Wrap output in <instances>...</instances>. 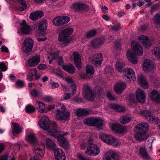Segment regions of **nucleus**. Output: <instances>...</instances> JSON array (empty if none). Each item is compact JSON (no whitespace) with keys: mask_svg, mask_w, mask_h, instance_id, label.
<instances>
[{"mask_svg":"<svg viewBox=\"0 0 160 160\" xmlns=\"http://www.w3.org/2000/svg\"><path fill=\"white\" fill-rule=\"evenodd\" d=\"M27 139L30 142L33 143V150L36 153L37 157H39L43 156L44 154V150L45 148V145L42 142H36L37 139L34 134L31 133L28 135Z\"/></svg>","mask_w":160,"mask_h":160,"instance_id":"obj_1","label":"nucleus"},{"mask_svg":"<svg viewBox=\"0 0 160 160\" xmlns=\"http://www.w3.org/2000/svg\"><path fill=\"white\" fill-rule=\"evenodd\" d=\"M149 129L148 125L146 123H139L136 125L134 128L135 138L140 141L146 139V133Z\"/></svg>","mask_w":160,"mask_h":160,"instance_id":"obj_2","label":"nucleus"},{"mask_svg":"<svg viewBox=\"0 0 160 160\" xmlns=\"http://www.w3.org/2000/svg\"><path fill=\"white\" fill-rule=\"evenodd\" d=\"M73 32V28H68L60 32L58 35V40L63 42V45H61L62 47L68 45L70 41V40L68 38V37Z\"/></svg>","mask_w":160,"mask_h":160,"instance_id":"obj_3","label":"nucleus"},{"mask_svg":"<svg viewBox=\"0 0 160 160\" xmlns=\"http://www.w3.org/2000/svg\"><path fill=\"white\" fill-rule=\"evenodd\" d=\"M57 106L61 110L57 109L56 115V118L60 120H66L70 117V112L68 111H65L66 107L62 103H58L57 104Z\"/></svg>","mask_w":160,"mask_h":160,"instance_id":"obj_4","label":"nucleus"},{"mask_svg":"<svg viewBox=\"0 0 160 160\" xmlns=\"http://www.w3.org/2000/svg\"><path fill=\"white\" fill-rule=\"evenodd\" d=\"M49 133L52 137L57 138V140L61 145L65 148L69 147L68 141L61 135V132L59 131L57 127L54 129H50Z\"/></svg>","mask_w":160,"mask_h":160,"instance_id":"obj_5","label":"nucleus"},{"mask_svg":"<svg viewBox=\"0 0 160 160\" xmlns=\"http://www.w3.org/2000/svg\"><path fill=\"white\" fill-rule=\"evenodd\" d=\"M83 123L89 126H95L98 130L102 129L103 121L99 118L93 117L88 118L84 120Z\"/></svg>","mask_w":160,"mask_h":160,"instance_id":"obj_6","label":"nucleus"},{"mask_svg":"<svg viewBox=\"0 0 160 160\" xmlns=\"http://www.w3.org/2000/svg\"><path fill=\"white\" fill-rule=\"evenodd\" d=\"M38 124L41 128L44 130H48L49 133L50 129H53L57 128L55 122H53L51 123L48 118L46 116L42 118Z\"/></svg>","mask_w":160,"mask_h":160,"instance_id":"obj_7","label":"nucleus"},{"mask_svg":"<svg viewBox=\"0 0 160 160\" xmlns=\"http://www.w3.org/2000/svg\"><path fill=\"white\" fill-rule=\"evenodd\" d=\"M99 138L102 141L108 144L117 146L121 144L117 139L110 135L100 134L99 135Z\"/></svg>","mask_w":160,"mask_h":160,"instance_id":"obj_8","label":"nucleus"},{"mask_svg":"<svg viewBox=\"0 0 160 160\" xmlns=\"http://www.w3.org/2000/svg\"><path fill=\"white\" fill-rule=\"evenodd\" d=\"M70 20V18L69 17L58 16L53 19V23L55 26H62L68 23Z\"/></svg>","mask_w":160,"mask_h":160,"instance_id":"obj_9","label":"nucleus"},{"mask_svg":"<svg viewBox=\"0 0 160 160\" xmlns=\"http://www.w3.org/2000/svg\"><path fill=\"white\" fill-rule=\"evenodd\" d=\"M33 41L30 38H27L25 39L22 44V50L25 53H28L32 50L33 45Z\"/></svg>","mask_w":160,"mask_h":160,"instance_id":"obj_10","label":"nucleus"},{"mask_svg":"<svg viewBox=\"0 0 160 160\" xmlns=\"http://www.w3.org/2000/svg\"><path fill=\"white\" fill-rule=\"evenodd\" d=\"M151 112V111L147 110L142 111L141 114H147L145 115V118L149 123H153L154 124H157L159 122V118L150 115Z\"/></svg>","mask_w":160,"mask_h":160,"instance_id":"obj_11","label":"nucleus"},{"mask_svg":"<svg viewBox=\"0 0 160 160\" xmlns=\"http://www.w3.org/2000/svg\"><path fill=\"white\" fill-rule=\"evenodd\" d=\"M123 75L125 79H128L131 81L133 82L136 80L134 72L131 68H125L123 71Z\"/></svg>","mask_w":160,"mask_h":160,"instance_id":"obj_12","label":"nucleus"},{"mask_svg":"<svg viewBox=\"0 0 160 160\" xmlns=\"http://www.w3.org/2000/svg\"><path fill=\"white\" fill-rule=\"evenodd\" d=\"M92 63L96 67H99L103 60L102 54L99 53L92 55L91 58Z\"/></svg>","mask_w":160,"mask_h":160,"instance_id":"obj_13","label":"nucleus"},{"mask_svg":"<svg viewBox=\"0 0 160 160\" xmlns=\"http://www.w3.org/2000/svg\"><path fill=\"white\" fill-rule=\"evenodd\" d=\"M83 94L84 97L87 99L92 101L94 98V95L91 89L88 85L84 86L83 88Z\"/></svg>","mask_w":160,"mask_h":160,"instance_id":"obj_14","label":"nucleus"},{"mask_svg":"<svg viewBox=\"0 0 160 160\" xmlns=\"http://www.w3.org/2000/svg\"><path fill=\"white\" fill-rule=\"evenodd\" d=\"M138 39L139 40L142 41V43L143 46L147 48L150 47L154 41L153 38H149L144 35L139 36Z\"/></svg>","mask_w":160,"mask_h":160,"instance_id":"obj_15","label":"nucleus"},{"mask_svg":"<svg viewBox=\"0 0 160 160\" xmlns=\"http://www.w3.org/2000/svg\"><path fill=\"white\" fill-rule=\"evenodd\" d=\"M105 160H119V155L118 152L114 150H110L108 151L104 155Z\"/></svg>","mask_w":160,"mask_h":160,"instance_id":"obj_16","label":"nucleus"},{"mask_svg":"<svg viewBox=\"0 0 160 160\" xmlns=\"http://www.w3.org/2000/svg\"><path fill=\"white\" fill-rule=\"evenodd\" d=\"M131 47L132 50L137 56H141L143 53L142 48L139 46V43L133 41L131 43Z\"/></svg>","mask_w":160,"mask_h":160,"instance_id":"obj_17","label":"nucleus"},{"mask_svg":"<svg viewBox=\"0 0 160 160\" xmlns=\"http://www.w3.org/2000/svg\"><path fill=\"white\" fill-rule=\"evenodd\" d=\"M142 67L144 71H150L155 68L154 63L149 59H145L144 61Z\"/></svg>","mask_w":160,"mask_h":160,"instance_id":"obj_18","label":"nucleus"},{"mask_svg":"<svg viewBox=\"0 0 160 160\" xmlns=\"http://www.w3.org/2000/svg\"><path fill=\"white\" fill-rule=\"evenodd\" d=\"M40 57L39 55H35L28 60V65L34 67L37 65L40 62Z\"/></svg>","mask_w":160,"mask_h":160,"instance_id":"obj_19","label":"nucleus"},{"mask_svg":"<svg viewBox=\"0 0 160 160\" xmlns=\"http://www.w3.org/2000/svg\"><path fill=\"white\" fill-rule=\"evenodd\" d=\"M94 113L91 110L86 108H78L76 112L77 116L79 117L88 116Z\"/></svg>","mask_w":160,"mask_h":160,"instance_id":"obj_20","label":"nucleus"},{"mask_svg":"<svg viewBox=\"0 0 160 160\" xmlns=\"http://www.w3.org/2000/svg\"><path fill=\"white\" fill-rule=\"evenodd\" d=\"M136 97L137 99L139 102L141 103L145 102L146 96L142 90L140 88L137 89L136 91Z\"/></svg>","mask_w":160,"mask_h":160,"instance_id":"obj_21","label":"nucleus"},{"mask_svg":"<svg viewBox=\"0 0 160 160\" xmlns=\"http://www.w3.org/2000/svg\"><path fill=\"white\" fill-rule=\"evenodd\" d=\"M56 160H66L64 153L61 149L57 148L54 151Z\"/></svg>","mask_w":160,"mask_h":160,"instance_id":"obj_22","label":"nucleus"},{"mask_svg":"<svg viewBox=\"0 0 160 160\" xmlns=\"http://www.w3.org/2000/svg\"><path fill=\"white\" fill-rule=\"evenodd\" d=\"M127 56L129 61L132 64H136L138 63V60L136 55L131 50H128L127 51Z\"/></svg>","mask_w":160,"mask_h":160,"instance_id":"obj_23","label":"nucleus"},{"mask_svg":"<svg viewBox=\"0 0 160 160\" xmlns=\"http://www.w3.org/2000/svg\"><path fill=\"white\" fill-rule=\"evenodd\" d=\"M125 88L126 85L122 82H118L114 86V91L118 94L122 93Z\"/></svg>","mask_w":160,"mask_h":160,"instance_id":"obj_24","label":"nucleus"},{"mask_svg":"<svg viewBox=\"0 0 160 160\" xmlns=\"http://www.w3.org/2000/svg\"><path fill=\"white\" fill-rule=\"evenodd\" d=\"M73 55L75 66L78 69H80L81 68V57L78 53L76 52L73 53Z\"/></svg>","mask_w":160,"mask_h":160,"instance_id":"obj_25","label":"nucleus"},{"mask_svg":"<svg viewBox=\"0 0 160 160\" xmlns=\"http://www.w3.org/2000/svg\"><path fill=\"white\" fill-rule=\"evenodd\" d=\"M104 42L103 39L102 38H95L90 42L91 45L94 48L99 47Z\"/></svg>","mask_w":160,"mask_h":160,"instance_id":"obj_26","label":"nucleus"},{"mask_svg":"<svg viewBox=\"0 0 160 160\" xmlns=\"http://www.w3.org/2000/svg\"><path fill=\"white\" fill-rule=\"evenodd\" d=\"M73 8L76 11L84 10H88V6L86 4L82 3H75L73 4Z\"/></svg>","mask_w":160,"mask_h":160,"instance_id":"obj_27","label":"nucleus"},{"mask_svg":"<svg viewBox=\"0 0 160 160\" xmlns=\"http://www.w3.org/2000/svg\"><path fill=\"white\" fill-rule=\"evenodd\" d=\"M21 26V32L24 34H28L30 33L31 28L27 24L26 21L23 20L20 24Z\"/></svg>","mask_w":160,"mask_h":160,"instance_id":"obj_28","label":"nucleus"},{"mask_svg":"<svg viewBox=\"0 0 160 160\" xmlns=\"http://www.w3.org/2000/svg\"><path fill=\"white\" fill-rule=\"evenodd\" d=\"M149 96L152 99L156 102H160V95L157 90H152L150 93Z\"/></svg>","mask_w":160,"mask_h":160,"instance_id":"obj_29","label":"nucleus"},{"mask_svg":"<svg viewBox=\"0 0 160 160\" xmlns=\"http://www.w3.org/2000/svg\"><path fill=\"white\" fill-rule=\"evenodd\" d=\"M36 107L38 111L41 113H45L48 112V110L45 108V104L42 102H37Z\"/></svg>","mask_w":160,"mask_h":160,"instance_id":"obj_30","label":"nucleus"},{"mask_svg":"<svg viewBox=\"0 0 160 160\" xmlns=\"http://www.w3.org/2000/svg\"><path fill=\"white\" fill-rule=\"evenodd\" d=\"M43 14V13L42 11H37L30 14V18L32 20L35 21L41 18Z\"/></svg>","mask_w":160,"mask_h":160,"instance_id":"obj_31","label":"nucleus"},{"mask_svg":"<svg viewBox=\"0 0 160 160\" xmlns=\"http://www.w3.org/2000/svg\"><path fill=\"white\" fill-rule=\"evenodd\" d=\"M139 152L140 155L144 159L150 160L152 158L144 147H140L139 149Z\"/></svg>","mask_w":160,"mask_h":160,"instance_id":"obj_32","label":"nucleus"},{"mask_svg":"<svg viewBox=\"0 0 160 160\" xmlns=\"http://www.w3.org/2000/svg\"><path fill=\"white\" fill-rule=\"evenodd\" d=\"M99 152V149L98 146L96 147L93 149L90 150V151H86L85 152L86 154L92 156H94L98 155Z\"/></svg>","mask_w":160,"mask_h":160,"instance_id":"obj_33","label":"nucleus"},{"mask_svg":"<svg viewBox=\"0 0 160 160\" xmlns=\"http://www.w3.org/2000/svg\"><path fill=\"white\" fill-rule=\"evenodd\" d=\"M138 80L139 84L141 87L145 89H147L148 88L147 83L143 76L139 75L138 77Z\"/></svg>","mask_w":160,"mask_h":160,"instance_id":"obj_34","label":"nucleus"},{"mask_svg":"<svg viewBox=\"0 0 160 160\" xmlns=\"http://www.w3.org/2000/svg\"><path fill=\"white\" fill-rule=\"evenodd\" d=\"M86 75L88 77L91 78L93 77L94 73V70L92 66L87 65L86 67Z\"/></svg>","mask_w":160,"mask_h":160,"instance_id":"obj_35","label":"nucleus"},{"mask_svg":"<svg viewBox=\"0 0 160 160\" xmlns=\"http://www.w3.org/2000/svg\"><path fill=\"white\" fill-rule=\"evenodd\" d=\"M62 67L64 70L70 74H73L75 72V68L72 65H63Z\"/></svg>","mask_w":160,"mask_h":160,"instance_id":"obj_36","label":"nucleus"},{"mask_svg":"<svg viewBox=\"0 0 160 160\" xmlns=\"http://www.w3.org/2000/svg\"><path fill=\"white\" fill-rule=\"evenodd\" d=\"M108 107L118 112H123L124 111V108H123L119 105L114 103L110 104Z\"/></svg>","mask_w":160,"mask_h":160,"instance_id":"obj_37","label":"nucleus"},{"mask_svg":"<svg viewBox=\"0 0 160 160\" xmlns=\"http://www.w3.org/2000/svg\"><path fill=\"white\" fill-rule=\"evenodd\" d=\"M66 80L67 82L72 84L71 89L72 92V95H74L76 92V86L75 83L71 78H66Z\"/></svg>","mask_w":160,"mask_h":160,"instance_id":"obj_38","label":"nucleus"},{"mask_svg":"<svg viewBox=\"0 0 160 160\" xmlns=\"http://www.w3.org/2000/svg\"><path fill=\"white\" fill-rule=\"evenodd\" d=\"M46 20H44L39 23L38 31V32H41L46 30Z\"/></svg>","mask_w":160,"mask_h":160,"instance_id":"obj_39","label":"nucleus"},{"mask_svg":"<svg viewBox=\"0 0 160 160\" xmlns=\"http://www.w3.org/2000/svg\"><path fill=\"white\" fill-rule=\"evenodd\" d=\"M46 146L49 148L53 150L56 148V146L54 142L49 138H47Z\"/></svg>","mask_w":160,"mask_h":160,"instance_id":"obj_40","label":"nucleus"},{"mask_svg":"<svg viewBox=\"0 0 160 160\" xmlns=\"http://www.w3.org/2000/svg\"><path fill=\"white\" fill-rule=\"evenodd\" d=\"M25 111L28 113H32L35 111V107L31 104L27 105L25 108Z\"/></svg>","mask_w":160,"mask_h":160,"instance_id":"obj_41","label":"nucleus"},{"mask_svg":"<svg viewBox=\"0 0 160 160\" xmlns=\"http://www.w3.org/2000/svg\"><path fill=\"white\" fill-rule=\"evenodd\" d=\"M14 127L13 132L16 134H19L22 132V128L19 125V124L16 123H13Z\"/></svg>","mask_w":160,"mask_h":160,"instance_id":"obj_42","label":"nucleus"},{"mask_svg":"<svg viewBox=\"0 0 160 160\" xmlns=\"http://www.w3.org/2000/svg\"><path fill=\"white\" fill-rule=\"evenodd\" d=\"M124 66V64L122 62H120L119 61H117L115 66L116 69L118 71H122Z\"/></svg>","mask_w":160,"mask_h":160,"instance_id":"obj_43","label":"nucleus"},{"mask_svg":"<svg viewBox=\"0 0 160 160\" xmlns=\"http://www.w3.org/2000/svg\"><path fill=\"white\" fill-rule=\"evenodd\" d=\"M20 9L21 11H23L27 8L26 3L25 2L22 0H18V2Z\"/></svg>","mask_w":160,"mask_h":160,"instance_id":"obj_44","label":"nucleus"},{"mask_svg":"<svg viewBox=\"0 0 160 160\" xmlns=\"http://www.w3.org/2000/svg\"><path fill=\"white\" fill-rule=\"evenodd\" d=\"M58 55V54L56 52H51L50 53L48 57V59H49V63L50 64L52 60L55 59Z\"/></svg>","mask_w":160,"mask_h":160,"instance_id":"obj_45","label":"nucleus"},{"mask_svg":"<svg viewBox=\"0 0 160 160\" xmlns=\"http://www.w3.org/2000/svg\"><path fill=\"white\" fill-rule=\"evenodd\" d=\"M131 120L130 117L124 116L122 117L120 119V122L124 124H125L129 122Z\"/></svg>","mask_w":160,"mask_h":160,"instance_id":"obj_46","label":"nucleus"},{"mask_svg":"<svg viewBox=\"0 0 160 160\" xmlns=\"http://www.w3.org/2000/svg\"><path fill=\"white\" fill-rule=\"evenodd\" d=\"M96 34V31L93 30L88 32L86 34V36L88 38H90L94 37Z\"/></svg>","mask_w":160,"mask_h":160,"instance_id":"obj_47","label":"nucleus"},{"mask_svg":"<svg viewBox=\"0 0 160 160\" xmlns=\"http://www.w3.org/2000/svg\"><path fill=\"white\" fill-rule=\"evenodd\" d=\"M152 53L156 57H160V49L158 47H155L152 51Z\"/></svg>","mask_w":160,"mask_h":160,"instance_id":"obj_48","label":"nucleus"},{"mask_svg":"<svg viewBox=\"0 0 160 160\" xmlns=\"http://www.w3.org/2000/svg\"><path fill=\"white\" fill-rule=\"evenodd\" d=\"M154 17L155 23L157 26H160V15L156 14Z\"/></svg>","mask_w":160,"mask_h":160,"instance_id":"obj_49","label":"nucleus"},{"mask_svg":"<svg viewBox=\"0 0 160 160\" xmlns=\"http://www.w3.org/2000/svg\"><path fill=\"white\" fill-rule=\"evenodd\" d=\"M16 84L20 88L25 87V83L22 80H18L16 82Z\"/></svg>","mask_w":160,"mask_h":160,"instance_id":"obj_50","label":"nucleus"},{"mask_svg":"<svg viewBox=\"0 0 160 160\" xmlns=\"http://www.w3.org/2000/svg\"><path fill=\"white\" fill-rule=\"evenodd\" d=\"M126 127L123 126H119L117 130V132L120 133H123L126 132Z\"/></svg>","mask_w":160,"mask_h":160,"instance_id":"obj_51","label":"nucleus"},{"mask_svg":"<svg viewBox=\"0 0 160 160\" xmlns=\"http://www.w3.org/2000/svg\"><path fill=\"white\" fill-rule=\"evenodd\" d=\"M28 71L31 75L33 76H35L37 73L36 69L34 68H30L28 69Z\"/></svg>","mask_w":160,"mask_h":160,"instance_id":"obj_52","label":"nucleus"},{"mask_svg":"<svg viewBox=\"0 0 160 160\" xmlns=\"http://www.w3.org/2000/svg\"><path fill=\"white\" fill-rule=\"evenodd\" d=\"M97 146V145L92 143H89L88 144V148L86 151H90V150L93 149L96 147Z\"/></svg>","mask_w":160,"mask_h":160,"instance_id":"obj_53","label":"nucleus"},{"mask_svg":"<svg viewBox=\"0 0 160 160\" xmlns=\"http://www.w3.org/2000/svg\"><path fill=\"white\" fill-rule=\"evenodd\" d=\"M155 139V138L153 137H151L148 140L147 144L148 147V148H151L152 146V142Z\"/></svg>","mask_w":160,"mask_h":160,"instance_id":"obj_54","label":"nucleus"},{"mask_svg":"<svg viewBox=\"0 0 160 160\" xmlns=\"http://www.w3.org/2000/svg\"><path fill=\"white\" fill-rule=\"evenodd\" d=\"M8 68L5 65V64L3 62L0 63V69L2 71H5Z\"/></svg>","mask_w":160,"mask_h":160,"instance_id":"obj_55","label":"nucleus"},{"mask_svg":"<svg viewBox=\"0 0 160 160\" xmlns=\"http://www.w3.org/2000/svg\"><path fill=\"white\" fill-rule=\"evenodd\" d=\"M77 157L79 160H89L88 158L84 157L80 153L78 154Z\"/></svg>","mask_w":160,"mask_h":160,"instance_id":"obj_56","label":"nucleus"},{"mask_svg":"<svg viewBox=\"0 0 160 160\" xmlns=\"http://www.w3.org/2000/svg\"><path fill=\"white\" fill-rule=\"evenodd\" d=\"M38 68L39 69L42 70L45 69L47 67L46 65L44 64H40L38 65Z\"/></svg>","mask_w":160,"mask_h":160,"instance_id":"obj_57","label":"nucleus"},{"mask_svg":"<svg viewBox=\"0 0 160 160\" xmlns=\"http://www.w3.org/2000/svg\"><path fill=\"white\" fill-rule=\"evenodd\" d=\"M107 96L108 98V99L109 100H114L116 99V98L109 92H108L107 93Z\"/></svg>","mask_w":160,"mask_h":160,"instance_id":"obj_58","label":"nucleus"},{"mask_svg":"<svg viewBox=\"0 0 160 160\" xmlns=\"http://www.w3.org/2000/svg\"><path fill=\"white\" fill-rule=\"evenodd\" d=\"M112 30H113L115 31H117L121 28L120 24L118 23L117 24V26H112Z\"/></svg>","mask_w":160,"mask_h":160,"instance_id":"obj_59","label":"nucleus"},{"mask_svg":"<svg viewBox=\"0 0 160 160\" xmlns=\"http://www.w3.org/2000/svg\"><path fill=\"white\" fill-rule=\"evenodd\" d=\"M26 79L29 82H31L33 79V76L28 74L27 75Z\"/></svg>","mask_w":160,"mask_h":160,"instance_id":"obj_60","label":"nucleus"},{"mask_svg":"<svg viewBox=\"0 0 160 160\" xmlns=\"http://www.w3.org/2000/svg\"><path fill=\"white\" fill-rule=\"evenodd\" d=\"M105 71L106 72H112L113 71L112 68L110 67H107L105 69Z\"/></svg>","mask_w":160,"mask_h":160,"instance_id":"obj_61","label":"nucleus"},{"mask_svg":"<svg viewBox=\"0 0 160 160\" xmlns=\"http://www.w3.org/2000/svg\"><path fill=\"white\" fill-rule=\"evenodd\" d=\"M52 88L53 89L57 88L59 86L57 82H52L51 84Z\"/></svg>","mask_w":160,"mask_h":160,"instance_id":"obj_62","label":"nucleus"},{"mask_svg":"<svg viewBox=\"0 0 160 160\" xmlns=\"http://www.w3.org/2000/svg\"><path fill=\"white\" fill-rule=\"evenodd\" d=\"M31 94L32 96L36 97L37 95V92L35 89H33L31 91Z\"/></svg>","mask_w":160,"mask_h":160,"instance_id":"obj_63","label":"nucleus"},{"mask_svg":"<svg viewBox=\"0 0 160 160\" xmlns=\"http://www.w3.org/2000/svg\"><path fill=\"white\" fill-rule=\"evenodd\" d=\"M71 96V93H67L64 94L63 97L65 99H68L70 98Z\"/></svg>","mask_w":160,"mask_h":160,"instance_id":"obj_64","label":"nucleus"}]
</instances>
